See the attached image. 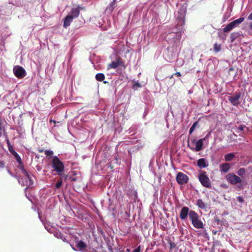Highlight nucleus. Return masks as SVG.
<instances>
[{
    "mask_svg": "<svg viewBox=\"0 0 252 252\" xmlns=\"http://www.w3.org/2000/svg\"><path fill=\"white\" fill-rule=\"evenodd\" d=\"M240 94L237 93L229 97V100L234 106H237L240 103Z\"/></svg>",
    "mask_w": 252,
    "mask_h": 252,
    "instance_id": "9",
    "label": "nucleus"
},
{
    "mask_svg": "<svg viewBox=\"0 0 252 252\" xmlns=\"http://www.w3.org/2000/svg\"><path fill=\"white\" fill-rule=\"evenodd\" d=\"M9 151L19 163V168L21 169V172L23 174V177L22 178L18 179L19 183L23 186H26L27 187L32 186L33 184V182L32 180L31 177L27 171L24 169L23 165L22 164V160L20 157L17 153L14 150L12 146H10V147L9 146Z\"/></svg>",
    "mask_w": 252,
    "mask_h": 252,
    "instance_id": "2",
    "label": "nucleus"
},
{
    "mask_svg": "<svg viewBox=\"0 0 252 252\" xmlns=\"http://www.w3.org/2000/svg\"><path fill=\"white\" fill-rule=\"evenodd\" d=\"M229 71H230L233 70V69L232 68H229Z\"/></svg>",
    "mask_w": 252,
    "mask_h": 252,
    "instance_id": "45",
    "label": "nucleus"
},
{
    "mask_svg": "<svg viewBox=\"0 0 252 252\" xmlns=\"http://www.w3.org/2000/svg\"><path fill=\"white\" fill-rule=\"evenodd\" d=\"M105 78V76L103 73H97L95 75V79L98 81H102Z\"/></svg>",
    "mask_w": 252,
    "mask_h": 252,
    "instance_id": "22",
    "label": "nucleus"
},
{
    "mask_svg": "<svg viewBox=\"0 0 252 252\" xmlns=\"http://www.w3.org/2000/svg\"><path fill=\"white\" fill-rule=\"evenodd\" d=\"M237 200L240 203H243L244 202L243 198L240 196L237 197Z\"/></svg>",
    "mask_w": 252,
    "mask_h": 252,
    "instance_id": "34",
    "label": "nucleus"
},
{
    "mask_svg": "<svg viewBox=\"0 0 252 252\" xmlns=\"http://www.w3.org/2000/svg\"><path fill=\"white\" fill-rule=\"evenodd\" d=\"M54 235L55 237H56L58 238H60V239H62L63 241H64L65 238H64V236H63V235L62 234H61V233L57 232L54 234Z\"/></svg>",
    "mask_w": 252,
    "mask_h": 252,
    "instance_id": "27",
    "label": "nucleus"
},
{
    "mask_svg": "<svg viewBox=\"0 0 252 252\" xmlns=\"http://www.w3.org/2000/svg\"><path fill=\"white\" fill-rule=\"evenodd\" d=\"M230 167L229 163H224L220 165V169L221 172L226 173L229 170Z\"/></svg>",
    "mask_w": 252,
    "mask_h": 252,
    "instance_id": "14",
    "label": "nucleus"
},
{
    "mask_svg": "<svg viewBox=\"0 0 252 252\" xmlns=\"http://www.w3.org/2000/svg\"><path fill=\"white\" fill-rule=\"evenodd\" d=\"M226 179L228 183L233 185L240 184L242 182V180L240 177L233 173L227 174L226 176Z\"/></svg>",
    "mask_w": 252,
    "mask_h": 252,
    "instance_id": "6",
    "label": "nucleus"
},
{
    "mask_svg": "<svg viewBox=\"0 0 252 252\" xmlns=\"http://www.w3.org/2000/svg\"><path fill=\"white\" fill-rule=\"evenodd\" d=\"M237 26H236L234 22L233 21L229 24H228L223 29V31L224 32H227L231 31L234 28H236Z\"/></svg>",
    "mask_w": 252,
    "mask_h": 252,
    "instance_id": "15",
    "label": "nucleus"
},
{
    "mask_svg": "<svg viewBox=\"0 0 252 252\" xmlns=\"http://www.w3.org/2000/svg\"><path fill=\"white\" fill-rule=\"evenodd\" d=\"M140 250H141V248H140V246H139L137 248H136V249H135L133 252H140Z\"/></svg>",
    "mask_w": 252,
    "mask_h": 252,
    "instance_id": "35",
    "label": "nucleus"
},
{
    "mask_svg": "<svg viewBox=\"0 0 252 252\" xmlns=\"http://www.w3.org/2000/svg\"><path fill=\"white\" fill-rule=\"evenodd\" d=\"M250 29L252 31V22H251L249 24Z\"/></svg>",
    "mask_w": 252,
    "mask_h": 252,
    "instance_id": "41",
    "label": "nucleus"
},
{
    "mask_svg": "<svg viewBox=\"0 0 252 252\" xmlns=\"http://www.w3.org/2000/svg\"><path fill=\"white\" fill-rule=\"evenodd\" d=\"M45 154L47 156H52V155H53V152L52 151H51V150H46L45 151Z\"/></svg>",
    "mask_w": 252,
    "mask_h": 252,
    "instance_id": "31",
    "label": "nucleus"
},
{
    "mask_svg": "<svg viewBox=\"0 0 252 252\" xmlns=\"http://www.w3.org/2000/svg\"><path fill=\"white\" fill-rule=\"evenodd\" d=\"M63 182L62 181H58L57 184H56V187L57 189H59L62 185Z\"/></svg>",
    "mask_w": 252,
    "mask_h": 252,
    "instance_id": "32",
    "label": "nucleus"
},
{
    "mask_svg": "<svg viewBox=\"0 0 252 252\" xmlns=\"http://www.w3.org/2000/svg\"><path fill=\"white\" fill-rule=\"evenodd\" d=\"M211 131H209L208 132V133L206 135V136L204 138H202L201 139L203 141H205L207 139H208L209 136H210V134H211Z\"/></svg>",
    "mask_w": 252,
    "mask_h": 252,
    "instance_id": "33",
    "label": "nucleus"
},
{
    "mask_svg": "<svg viewBox=\"0 0 252 252\" xmlns=\"http://www.w3.org/2000/svg\"><path fill=\"white\" fill-rule=\"evenodd\" d=\"M248 19L250 20H252V12L249 15Z\"/></svg>",
    "mask_w": 252,
    "mask_h": 252,
    "instance_id": "39",
    "label": "nucleus"
},
{
    "mask_svg": "<svg viewBox=\"0 0 252 252\" xmlns=\"http://www.w3.org/2000/svg\"><path fill=\"white\" fill-rule=\"evenodd\" d=\"M133 84L132 85V89L134 90H137L138 88L141 87V85L138 82L133 81Z\"/></svg>",
    "mask_w": 252,
    "mask_h": 252,
    "instance_id": "24",
    "label": "nucleus"
},
{
    "mask_svg": "<svg viewBox=\"0 0 252 252\" xmlns=\"http://www.w3.org/2000/svg\"><path fill=\"white\" fill-rule=\"evenodd\" d=\"M13 72L15 75L19 78L24 77L26 74V71L24 68L18 65L14 67Z\"/></svg>",
    "mask_w": 252,
    "mask_h": 252,
    "instance_id": "7",
    "label": "nucleus"
},
{
    "mask_svg": "<svg viewBox=\"0 0 252 252\" xmlns=\"http://www.w3.org/2000/svg\"><path fill=\"white\" fill-rule=\"evenodd\" d=\"M176 75H177V76H180L181 75L180 72H177L175 74Z\"/></svg>",
    "mask_w": 252,
    "mask_h": 252,
    "instance_id": "43",
    "label": "nucleus"
},
{
    "mask_svg": "<svg viewBox=\"0 0 252 252\" xmlns=\"http://www.w3.org/2000/svg\"><path fill=\"white\" fill-rule=\"evenodd\" d=\"M107 82L106 81H104V83H106Z\"/></svg>",
    "mask_w": 252,
    "mask_h": 252,
    "instance_id": "46",
    "label": "nucleus"
},
{
    "mask_svg": "<svg viewBox=\"0 0 252 252\" xmlns=\"http://www.w3.org/2000/svg\"><path fill=\"white\" fill-rule=\"evenodd\" d=\"M244 19L245 18L244 17H240L239 19H237L233 21V22L235 24L236 26L237 27L239 24H240L244 21Z\"/></svg>",
    "mask_w": 252,
    "mask_h": 252,
    "instance_id": "25",
    "label": "nucleus"
},
{
    "mask_svg": "<svg viewBox=\"0 0 252 252\" xmlns=\"http://www.w3.org/2000/svg\"><path fill=\"white\" fill-rule=\"evenodd\" d=\"M199 180L201 185L206 188H210L211 187V181L206 174L205 172H202L198 175Z\"/></svg>",
    "mask_w": 252,
    "mask_h": 252,
    "instance_id": "5",
    "label": "nucleus"
},
{
    "mask_svg": "<svg viewBox=\"0 0 252 252\" xmlns=\"http://www.w3.org/2000/svg\"><path fill=\"white\" fill-rule=\"evenodd\" d=\"M176 180L179 184L184 185L188 183L189 177L184 173L180 172L177 175Z\"/></svg>",
    "mask_w": 252,
    "mask_h": 252,
    "instance_id": "8",
    "label": "nucleus"
},
{
    "mask_svg": "<svg viewBox=\"0 0 252 252\" xmlns=\"http://www.w3.org/2000/svg\"><path fill=\"white\" fill-rule=\"evenodd\" d=\"M240 35V33L238 32L232 33L230 35L231 42H233Z\"/></svg>",
    "mask_w": 252,
    "mask_h": 252,
    "instance_id": "21",
    "label": "nucleus"
},
{
    "mask_svg": "<svg viewBox=\"0 0 252 252\" xmlns=\"http://www.w3.org/2000/svg\"><path fill=\"white\" fill-rule=\"evenodd\" d=\"M2 120L1 117L0 116V130L2 129Z\"/></svg>",
    "mask_w": 252,
    "mask_h": 252,
    "instance_id": "37",
    "label": "nucleus"
},
{
    "mask_svg": "<svg viewBox=\"0 0 252 252\" xmlns=\"http://www.w3.org/2000/svg\"><path fill=\"white\" fill-rule=\"evenodd\" d=\"M197 166L200 168H206L208 166V163L205 158H201L199 159L197 162Z\"/></svg>",
    "mask_w": 252,
    "mask_h": 252,
    "instance_id": "12",
    "label": "nucleus"
},
{
    "mask_svg": "<svg viewBox=\"0 0 252 252\" xmlns=\"http://www.w3.org/2000/svg\"><path fill=\"white\" fill-rule=\"evenodd\" d=\"M52 167L53 171L60 173L64 170V164L63 162L57 157L53 156L51 160Z\"/></svg>",
    "mask_w": 252,
    "mask_h": 252,
    "instance_id": "4",
    "label": "nucleus"
},
{
    "mask_svg": "<svg viewBox=\"0 0 252 252\" xmlns=\"http://www.w3.org/2000/svg\"><path fill=\"white\" fill-rule=\"evenodd\" d=\"M116 1H117V0H113V1L112 2H111L110 3L116 5Z\"/></svg>",
    "mask_w": 252,
    "mask_h": 252,
    "instance_id": "40",
    "label": "nucleus"
},
{
    "mask_svg": "<svg viewBox=\"0 0 252 252\" xmlns=\"http://www.w3.org/2000/svg\"><path fill=\"white\" fill-rule=\"evenodd\" d=\"M189 208L188 207H183L181 211L180 217L183 220L187 219L188 215H189Z\"/></svg>",
    "mask_w": 252,
    "mask_h": 252,
    "instance_id": "11",
    "label": "nucleus"
},
{
    "mask_svg": "<svg viewBox=\"0 0 252 252\" xmlns=\"http://www.w3.org/2000/svg\"><path fill=\"white\" fill-rule=\"evenodd\" d=\"M185 14L186 8L183 6L175 14L177 23L172 32L167 35L168 40L173 39V41L175 42H178L180 41L182 32H184Z\"/></svg>",
    "mask_w": 252,
    "mask_h": 252,
    "instance_id": "1",
    "label": "nucleus"
},
{
    "mask_svg": "<svg viewBox=\"0 0 252 252\" xmlns=\"http://www.w3.org/2000/svg\"><path fill=\"white\" fill-rule=\"evenodd\" d=\"M8 173H9V174H10L11 176H13V177H15V178H17V176L14 175L12 173H11V172H10V171H9V170H8Z\"/></svg>",
    "mask_w": 252,
    "mask_h": 252,
    "instance_id": "38",
    "label": "nucleus"
},
{
    "mask_svg": "<svg viewBox=\"0 0 252 252\" xmlns=\"http://www.w3.org/2000/svg\"><path fill=\"white\" fill-rule=\"evenodd\" d=\"M79 10L77 8H73L71 9L70 14L69 15L73 18H76L79 16Z\"/></svg>",
    "mask_w": 252,
    "mask_h": 252,
    "instance_id": "18",
    "label": "nucleus"
},
{
    "mask_svg": "<svg viewBox=\"0 0 252 252\" xmlns=\"http://www.w3.org/2000/svg\"><path fill=\"white\" fill-rule=\"evenodd\" d=\"M196 205L201 209L207 211L208 209V205L206 203H204L201 199H198L196 201Z\"/></svg>",
    "mask_w": 252,
    "mask_h": 252,
    "instance_id": "13",
    "label": "nucleus"
},
{
    "mask_svg": "<svg viewBox=\"0 0 252 252\" xmlns=\"http://www.w3.org/2000/svg\"><path fill=\"white\" fill-rule=\"evenodd\" d=\"M237 132H243L245 131V129H247V127L245 126L241 125L237 128Z\"/></svg>",
    "mask_w": 252,
    "mask_h": 252,
    "instance_id": "26",
    "label": "nucleus"
},
{
    "mask_svg": "<svg viewBox=\"0 0 252 252\" xmlns=\"http://www.w3.org/2000/svg\"><path fill=\"white\" fill-rule=\"evenodd\" d=\"M45 228H46V229H47L49 232H51L50 229H51V228H50H50H48V226H45Z\"/></svg>",
    "mask_w": 252,
    "mask_h": 252,
    "instance_id": "42",
    "label": "nucleus"
},
{
    "mask_svg": "<svg viewBox=\"0 0 252 252\" xmlns=\"http://www.w3.org/2000/svg\"><path fill=\"white\" fill-rule=\"evenodd\" d=\"M122 63L120 60H118L116 62H113L108 65V68H117L118 66H120Z\"/></svg>",
    "mask_w": 252,
    "mask_h": 252,
    "instance_id": "16",
    "label": "nucleus"
},
{
    "mask_svg": "<svg viewBox=\"0 0 252 252\" xmlns=\"http://www.w3.org/2000/svg\"><path fill=\"white\" fill-rule=\"evenodd\" d=\"M7 145H8V148H9V146L10 147V146H11V145H10V143H9V140H8V139L7 140Z\"/></svg>",
    "mask_w": 252,
    "mask_h": 252,
    "instance_id": "44",
    "label": "nucleus"
},
{
    "mask_svg": "<svg viewBox=\"0 0 252 252\" xmlns=\"http://www.w3.org/2000/svg\"><path fill=\"white\" fill-rule=\"evenodd\" d=\"M203 140L200 139L198 140L197 141H195V140H193L192 142L193 143H195V147H189L190 149L192 150H194L197 152L200 151L202 149V146H203Z\"/></svg>",
    "mask_w": 252,
    "mask_h": 252,
    "instance_id": "10",
    "label": "nucleus"
},
{
    "mask_svg": "<svg viewBox=\"0 0 252 252\" xmlns=\"http://www.w3.org/2000/svg\"><path fill=\"white\" fill-rule=\"evenodd\" d=\"M169 245H170V249L171 250H172V249H173L175 248H176V244H175V243H174V242H171V241H170V242H169Z\"/></svg>",
    "mask_w": 252,
    "mask_h": 252,
    "instance_id": "30",
    "label": "nucleus"
},
{
    "mask_svg": "<svg viewBox=\"0 0 252 252\" xmlns=\"http://www.w3.org/2000/svg\"><path fill=\"white\" fill-rule=\"evenodd\" d=\"M189 217L195 228L197 229L203 228V222L200 220L198 215L194 211L190 210Z\"/></svg>",
    "mask_w": 252,
    "mask_h": 252,
    "instance_id": "3",
    "label": "nucleus"
},
{
    "mask_svg": "<svg viewBox=\"0 0 252 252\" xmlns=\"http://www.w3.org/2000/svg\"><path fill=\"white\" fill-rule=\"evenodd\" d=\"M235 158V155L234 153H231L226 154L224 156V160L225 161H232Z\"/></svg>",
    "mask_w": 252,
    "mask_h": 252,
    "instance_id": "19",
    "label": "nucleus"
},
{
    "mask_svg": "<svg viewBox=\"0 0 252 252\" xmlns=\"http://www.w3.org/2000/svg\"><path fill=\"white\" fill-rule=\"evenodd\" d=\"M5 165V163L4 161H0V167H3Z\"/></svg>",
    "mask_w": 252,
    "mask_h": 252,
    "instance_id": "36",
    "label": "nucleus"
},
{
    "mask_svg": "<svg viewBox=\"0 0 252 252\" xmlns=\"http://www.w3.org/2000/svg\"><path fill=\"white\" fill-rule=\"evenodd\" d=\"M197 124V122H195L192 126H191V127L189 129V134H191L195 129V128L196 127V126Z\"/></svg>",
    "mask_w": 252,
    "mask_h": 252,
    "instance_id": "29",
    "label": "nucleus"
},
{
    "mask_svg": "<svg viewBox=\"0 0 252 252\" xmlns=\"http://www.w3.org/2000/svg\"><path fill=\"white\" fill-rule=\"evenodd\" d=\"M115 7H116V5H115L113 4L110 3L107 6V7H106V8L105 9L106 13L108 14H111L113 12V11Z\"/></svg>",
    "mask_w": 252,
    "mask_h": 252,
    "instance_id": "20",
    "label": "nucleus"
},
{
    "mask_svg": "<svg viewBox=\"0 0 252 252\" xmlns=\"http://www.w3.org/2000/svg\"><path fill=\"white\" fill-rule=\"evenodd\" d=\"M237 173L239 176L243 177L246 173V170L244 168H241L237 171Z\"/></svg>",
    "mask_w": 252,
    "mask_h": 252,
    "instance_id": "23",
    "label": "nucleus"
},
{
    "mask_svg": "<svg viewBox=\"0 0 252 252\" xmlns=\"http://www.w3.org/2000/svg\"><path fill=\"white\" fill-rule=\"evenodd\" d=\"M73 19H74L73 18H72L71 16H69V15H67L64 19L63 27L64 28H66V27H68L70 25L71 22L72 21Z\"/></svg>",
    "mask_w": 252,
    "mask_h": 252,
    "instance_id": "17",
    "label": "nucleus"
},
{
    "mask_svg": "<svg viewBox=\"0 0 252 252\" xmlns=\"http://www.w3.org/2000/svg\"><path fill=\"white\" fill-rule=\"evenodd\" d=\"M221 49V47H220V45H219L217 43L215 44L214 45V50L217 52H219Z\"/></svg>",
    "mask_w": 252,
    "mask_h": 252,
    "instance_id": "28",
    "label": "nucleus"
}]
</instances>
